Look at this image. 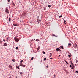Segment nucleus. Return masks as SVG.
I'll return each instance as SVG.
<instances>
[{
    "mask_svg": "<svg viewBox=\"0 0 78 78\" xmlns=\"http://www.w3.org/2000/svg\"><path fill=\"white\" fill-rule=\"evenodd\" d=\"M54 36H55V37H58V36H56L55 35H54Z\"/></svg>",
    "mask_w": 78,
    "mask_h": 78,
    "instance_id": "obj_34",
    "label": "nucleus"
},
{
    "mask_svg": "<svg viewBox=\"0 0 78 78\" xmlns=\"http://www.w3.org/2000/svg\"><path fill=\"white\" fill-rule=\"evenodd\" d=\"M48 7H49V8H50V7H51V5H49L48 6Z\"/></svg>",
    "mask_w": 78,
    "mask_h": 78,
    "instance_id": "obj_25",
    "label": "nucleus"
},
{
    "mask_svg": "<svg viewBox=\"0 0 78 78\" xmlns=\"http://www.w3.org/2000/svg\"><path fill=\"white\" fill-rule=\"evenodd\" d=\"M66 23H67V22L66 20H64V24H66Z\"/></svg>",
    "mask_w": 78,
    "mask_h": 78,
    "instance_id": "obj_8",
    "label": "nucleus"
},
{
    "mask_svg": "<svg viewBox=\"0 0 78 78\" xmlns=\"http://www.w3.org/2000/svg\"><path fill=\"white\" fill-rule=\"evenodd\" d=\"M14 40L16 42H19V40L17 38H15Z\"/></svg>",
    "mask_w": 78,
    "mask_h": 78,
    "instance_id": "obj_1",
    "label": "nucleus"
},
{
    "mask_svg": "<svg viewBox=\"0 0 78 78\" xmlns=\"http://www.w3.org/2000/svg\"><path fill=\"white\" fill-rule=\"evenodd\" d=\"M56 50H57V51H61V49L59 48H57L56 49Z\"/></svg>",
    "mask_w": 78,
    "mask_h": 78,
    "instance_id": "obj_6",
    "label": "nucleus"
},
{
    "mask_svg": "<svg viewBox=\"0 0 78 78\" xmlns=\"http://www.w3.org/2000/svg\"><path fill=\"white\" fill-rule=\"evenodd\" d=\"M61 56V55H59V56H58L59 57H60V56Z\"/></svg>",
    "mask_w": 78,
    "mask_h": 78,
    "instance_id": "obj_36",
    "label": "nucleus"
},
{
    "mask_svg": "<svg viewBox=\"0 0 78 78\" xmlns=\"http://www.w3.org/2000/svg\"><path fill=\"white\" fill-rule=\"evenodd\" d=\"M23 62V60H22L21 61H20V62L21 63H22V62Z\"/></svg>",
    "mask_w": 78,
    "mask_h": 78,
    "instance_id": "obj_13",
    "label": "nucleus"
},
{
    "mask_svg": "<svg viewBox=\"0 0 78 78\" xmlns=\"http://www.w3.org/2000/svg\"><path fill=\"white\" fill-rule=\"evenodd\" d=\"M46 59H47V58H45L44 59V61H45L46 60Z\"/></svg>",
    "mask_w": 78,
    "mask_h": 78,
    "instance_id": "obj_26",
    "label": "nucleus"
},
{
    "mask_svg": "<svg viewBox=\"0 0 78 78\" xmlns=\"http://www.w3.org/2000/svg\"><path fill=\"white\" fill-rule=\"evenodd\" d=\"M68 57L69 58H70V55H68Z\"/></svg>",
    "mask_w": 78,
    "mask_h": 78,
    "instance_id": "obj_32",
    "label": "nucleus"
},
{
    "mask_svg": "<svg viewBox=\"0 0 78 78\" xmlns=\"http://www.w3.org/2000/svg\"><path fill=\"white\" fill-rule=\"evenodd\" d=\"M54 76H55V75H54Z\"/></svg>",
    "mask_w": 78,
    "mask_h": 78,
    "instance_id": "obj_45",
    "label": "nucleus"
},
{
    "mask_svg": "<svg viewBox=\"0 0 78 78\" xmlns=\"http://www.w3.org/2000/svg\"><path fill=\"white\" fill-rule=\"evenodd\" d=\"M46 67H47V68H48V66H46Z\"/></svg>",
    "mask_w": 78,
    "mask_h": 78,
    "instance_id": "obj_40",
    "label": "nucleus"
},
{
    "mask_svg": "<svg viewBox=\"0 0 78 78\" xmlns=\"http://www.w3.org/2000/svg\"><path fill=\"white\" fill-rule=\"evenodd\" d=\"M9 67L10 69H12V66H11V65H9Z\"/></svg>",
    "mask_w": 78,
    "mask_h": 78,
    "instance_id": "obj_4",
    "label": "nucleus"
},
{
    "mask_svg": "<svg viewBox=\"0 0 78 78\" xmlns=\"http://www.w3.org/2000/svg\"><path fill=\"white\" fill-rule=\"evenodd\" d=\"M12 61H13V62H15L16 60H15V59H13L12 60Z\"/></svg>",
    "mask_w": 78,
    "mask_h": 78,
    "instance_id": "obj_19",
    "label": "nucleus"
},
{
    "mask_svg": "<svg viewBox=\"0 0 78 78\" xmlns=\"http://www.w3.org/2000/svg\"><path fill=\"white\" fill-rule=\"evenodd\" d=\"M18 47H16V50H18Z\"/></svg>",
    "mask_w": 78,
    "mask_h": 78,
    "instance_id": "obj_21",
    "label": "nucleus"
},
{
    "mask_svg": "<svg viewBox=\"0 0 78 78\" xmlns=\"http://www.w3.org/2000/svg\"><path fill=\"white\" fill-rule=\"evenodd\" d=\"M60 47H61V48H62V49H64V48H63V46H61Z\"/></svg>",
    "mask_w": 78,
    "mask_h": 78,
    "instance_id": "obj_11",
    "label": "nucleus"
},
{
    "mask_svg": "<svg viewBox=\"0 0 78 78\" xmlns=\"http://www.w3.org/2000/svg\"><path fill=\"white\" fill-rule=\"evenodd\" d=\"M75 46L77 47V44H76V43L75 44Z\"/></svg>",
    "mask_w": 78,
    "mask_h": 78,
    "instance_id": "obj_30",
    "label": "nucleus"
},
{
    "mask_svg": "<svg viewBox=\"0 0 78 78\" xmlns=\"http://www.w3.org/2000/svg\"><path fill=\"white\" fill-rule=\"evenodd\" d=\"M43 54H45V52L44 51H43Z\"/></svg>",
    "mask_w": 78,
    "mask_h": 78,
    "instance_id": "obj_29",
    "label": "nucleus"
},
{
    "mask_svg": "<svg viewBox=\"0 0 78 78\" xmlns=\"http://www.w3.org/2000/svg\"><path fill=\"white\" fill-rule=\"evenodd\" d=\"M71 45H72V44H71V43H69L68 45V47H69L70 46H71Z\"/></svg>",
    "mask_w": 78,
    "mask_h": 78,
    "instance_id": "obj_3",
    "label": "nucleus"
},
{
    "mask_svg": "<svg viewBox=\"0 0 78 78\" xmlns=\"http://www.w3.org/2000/svg\"><path fill=\"white\" fill-rule=\"evenodd\" d=\"M10 0H8V2H9V3Z\"/></svg>",
    "mask_w": 78,
    "mask_h": 78,
    "instance_id": "obj_31",
    "label": "nucleus"
},
{
    "mask_svg": "<svg viewBox=\"0 0 78 78\" xmlns=\"http://www.w3.org/2000/svg\"><path fill=\"white\" fill-rule=\"evenodd\" d=\"M20 66H23V64L21 63H20Z\"/></svg>",
    "mask_w": 78,
    "mask_h": 78,
    "instance_id": "obj_10",
    "label": "nucleus"
},
{
    "mask_svg": "<svg viewBox=\"0 0 78 78\" xmlns=\"http://www.w3.org/2000/svg\"><path fill=\"white\" fill-rule=\"evenodd\" d=\"M76 47L75 46V48Z\"/></svg>",
    "mask_w": 78,
    "mask_h": 78,
    "instance_id": "obj_47",
    "label": "nucleus"
},
{
    "mask_svg": "<svg viewBox=\"0 0 78 78\" xmlns=\"http://www.w3.org/2000/svg\"><path fill=\"white\" fill-rule=\"evenodd\" d=\"M47 25H48V23H47Z\"/></svg>",
    "mask_w": 78,
    "mask_h": 78,
    "instance_id": "obj_37",
    "label": "nucleus"
},
{
    "mask_svg": "<svg viewBox=\"0 0 78 78\" xmlns=\"http://www.w3.org/2000/svg\"><path fill=\"white\" fill-rule=\"evenodd\" d=\"M75 73H78V71H76L75 72Z\"/></svg>",
    "mask_w": 78,
    "mask_h": 78,
    "instance_id": "obj_23",
    "label": "nucleus"
},
{
    "mask_svg": "<svg viewBox=\"0 0 78 78\" xmlns=\"http://www.w3.org/2000/svg\"><path fill=\"white\" fill-rule=\"evenodd\" d=\"M61 17H62V15H61V16H59V18H60Z\"/></svg>",
    "mask_w": 78,
    "mask_h": 78,
    "instance_id": "obj_27",
    "label": "nucleus"
},
{
    "mask_svg": "<svg viewBox=\"0 0 78 78\" xmlns=\"http://www.w3.org/2000/svg\"><path fill=\"white\" fill-rule=\"evenodd\" d=\"M75 66H76V64H75Z\"/></svg>",
    "mask_w": 78,
    "mask_h": 78,
    "instance_id": "obj_43",
    "label": "nucleus"
},
{
    "mask_svg": "<svg viewBox=\"0 0 78 78\" xmlns=\"http://www.w3.org/2000/svg\"><path fill=\"white\" fill-rule=\"evenodd\" d=\"M3 41H4V42H5L6 41H5V40H3Z\"/></svg>",
    "mask_w": 78,
    "mask_h": 78,
    "instance_id": "obj_38",
    "label": "nucleus"
},
{
    "mask_svg": "<svg viewBox=\"0 0 78 78\" xmlns=\"http://www.w3.org/2000/svg\"><path fill=\"white\" fill-rule=\"evenodd\" d=\"M64 61L66 62V64H69V63H68L67 62V61L66 60H64Z\"/></svg>",
    "mask_w": 78,
    "mask_h": 78,
    "instance_id": "obj_15",
    "label": "nucleus"
},
{
    "mask_svg": "<svg viewBox=\"0 0 78 78\" xmlns=\"http://www.w3.org/2000/svg\"><path fill=\"white\" fill-rule=\"evenodd\" d=\"M1 44H2V42H1Z\"/></svg>",
    "mask_w": 78,
    "mask_h": 78,
    "instance_id": "obj_46",
    "label": "nucleus"
},
{
    "mask_svg": "<svg viewBox=\"0 0 78 78\" xmlns=\"http://www.w3.org/2000/svg\"><path fill=\"white\" fill-rule=\"evenodd\" d=\"M39 41L38 39H37L36 40V41Z\"/></svg>",
    "mask_w": 78,
    "mask_h": 78,
    "instance_id": "obj_28",
    "label": "nucleus"
},
{
    "mask_svg": "<svg viewBox=\"0 0 78 78\" xmlns=\"http://www.w3.org/2000/svg\"><path fill=\"white\" fill-rule=\"evenodd\" d=\"M13 25H14V26H17V24H13Z\"/></svg>",
    "mask_w": 78,
    "mask_h": 78,
    "instance_id": "obj_14",
    "label": "nucleus"
},
{
    "mask_svg": "<svg viewBox=\"0 0 78 78\" xmlns=\"http://www.w3.org/2000/svg\"><path fill=\"white\" fill-rule=\"evenodd\" d=\"M9 22H11V18H9Z\"/></svg>",
    "mask_w": 78,
    "mask_h": 78,
    "instance_id": "obj_9",
    "label": "nucleus"
},
{
    "mask_svg": "<svg viewBox=\"0 0 78 78\" xmlns=\"http://www.w3.org/2000/svg\"><path fill=\"white\" fill-rule=\"evenodd\" d=\"M70 67H72V65H70Z\"/></svg>",
    "mask_w": 78,
    "mask_h": 78,
    "instance_id": "obj_35",
    "label": "nucleus"
},
{
    "mask_svg": "<svg viewBox=\"0 0 78 78\" xmlns=\"http://www.w3.org/2000/svg\"><path fill=\"white\" fill-rule=\"evenodd\" d=\"M25 66H26V65H23L22 66V67H25Z\"/></svg>",
    "mask_w": 78,
    "mask_h": 78,
    "instance_id": "obj_12",
    "label": "nucleus"
},
{
    "mask_svg": "<svg viewBox=\"0 0 78 78\" xmlns=\"http://www.w3.org/2000/svg\"><path fill=\"white\" fill-rule=\"evenodd\" d=\"M16 68H17V69H19V67L18 66H16Z\"/></svg>",
    "mask_w": 78,
    "mask_h": 78,
    "instance_id": "obj_16",
    "label": "nucleus"
},
{
    "mask_svg": "<svg viewBox=\"0 0 78 78\" xmlns=\"http://www.w3.org/2000/svg\"><path fill=\"white\" fill-rule=\"evenodd\" d=\"M34 58V57H32L31 58V60H33Z\"/></svg>",
    "mask_w": 78,
    "mask_h": 78,
    "instance_id": "obj_22",
    "label": "nucleus"
},
{
    "mask_svg": "<svg viewBox=\"0 0 78 78\" xmlns=\"http://www.w3.org/2000/svg\"><path fill=\"white\" fill-rule=\"evenodd\" d=\"M76 63H77V62H78V60H76Z\"/></svg>",
    "mask_w": 78,
    "mask_h": 78,
    "instance_id": "obj_18",
    "label": "nucleus"
},
{
    "mask_svg": "<svg viewBox=\"0 0 78 78\" xmlns=\"http://www.w3.org/2000/svg\"><path fill=\"white\" fill-rule=\"evenodd\" d=\"M52 59V58H50V59Z\"/></svg>",
    "mask_w": 78,
    "mask_h": 78,
    "instance_id": "obj_44",
    "label": "nucleus"
},
{
    "mask_svg": "<svg viewBox=\"0 0 78 78\" xmlns=\"http://www.w3.org/2000/svg\"><path fill=\"white\" fill-rule=\"evenodd\" d=\"M5 12H7L8 14H9V10H8V9L6 8L5 10Z\"/></svg>",
    "mask_w": 78,
    "mask_h": 78,
    "instance_id": "obj_2",
    "label": "nucleus"
},
{
    "mask_svg": "<svg viewBox=\"0 0 78 78\" xmlns=\"http://www.w3.org/2000/svg\"><path fill=\"white\" fill-rule=\"evenodd\" d=\"M3 46H4V47H5V46H7V44L6 43H5L4 45H3Z\"/></svg>",
    "mask_w": 78,
    "mask_h": 78,
    "instance_id": "obj_5",
    "label": "nucleus"
},
{
    "mask_svg": "<svg viewBox=\"0 0 78 78\" xmlns=\"http://www.w3.org/2000/svg\"><path fill=\"white\" fill-rule=\"evenodd\" d=\"M51 56H52V55L51 54V53H50V57H51Z\"/></svg>",
    "mask_w": 78,
    "mask_h": 78,
    "instance_id": "obj_17",
    "label": "nucleus"
},
{
    "mask_svg": "<svg viewBox=\"0 0 78 78\" xmlns=\"http://www.w3.org/2000/svg\"><path fill=\"white\" fill-rule=\"evenodd\" d=\"M11 4H12V5L13 6H15V5H16L15 4H14L13 3H12Z\"/></svg>",
    "mask_w": 78,
    "mask_h": 78,
    "instance_id": "obj_7",
    "label": "nucleus"
},
{
    "mask_svg": "<svg viewBox=\"0 0 78 78\" xmlns=\"http://www.w3.org/2000/svg\"><path fill=\"white\" fill-rule=\"evenodd\" d=\"M31 41H33V40L32 39Z\"/></svg>",
    "mask_w": 78,
    "mask_h": 78,
    "instance_id": "obj_41",
    "label": "nucleus"
},
{
    "mask_svg": "<svg viewBox=\"0 0 78 78\" xmlns=\"http://www.w3.org/2000/svg\"><path fill=\"white\" fill-rule=\"evenodd\" d=\"M40 48V47H39H39H38V48H37V50H39Z\"/></svg>",
    "mask_w": 78,
    "mask_h": 78,
    "instance_id": "obj_20",
    "label": "nucleus"
},
{
    "mask_svg": "<svg viewBox=\"0 0 78 78\" xmlns=\"http://www.w3.org/2000/svg\"><path fill=\"white\" fill-rule=\"evenodd\" d=\"M71 64H72V65H73V63H72Z\"/></svg>",
    "mask_w": 78,
    "mask_h": 78,
    "instance_id": "obj_42",
    "label": "nucleus"
},
{
    "mask_svg": "<svg viewBox=\"0 0 78 78\" xmlns=\"http://www.w3.org/2000/svg\"><path fill=\"white\" fill-rule=\"evenodd\" d=\"M72 69H73V67H72Z\"/></svg>",
    "mask_w": 78,
    "mask_h": 78,
    "instance_id": "obj_39",
    "label": "nucleus"
},
{
    "mask_svg": "<svg viewBox=\"0 0 78 78\" xmlns=\"http://www.w3.org/2000/svg\"><path fill=\"white\" fill-rule=\"evenodd\" d=\"M20 74V75H22V74H23V73L21 72Z\"/></svg>",
    "mask_w": 78,
    "mask_h": 78,
    "instance_id": "obj_24",
    "label": "nucleus"
},
{
    "mask_svg": "<svg viewBox=\"0 0 78 78\" xmlns=\"http://www.w3.org/2000/svg\"><path fill=\"white\" fill-rule=\"evenodd\" d=\"M54 36H55V37H58V36H56L55 35H54Z\"/></svg>",
    "mask_w": 78,
    "mask_h": 78,
    "instance_id": "obj_33",
    "label": "nucleus"
}]
</instances>
